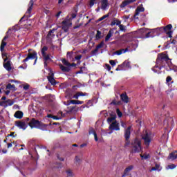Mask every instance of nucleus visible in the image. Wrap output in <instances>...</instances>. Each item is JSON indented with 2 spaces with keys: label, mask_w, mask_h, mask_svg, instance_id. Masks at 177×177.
<instances>
[{
  "label": "nucleus",
  "mask_w": 177,
  "mask_h": 177,
  "mask_svg": "<svg viewBox=\"0 0 177 177\" xmlns=\"http://www.w3.org/2000/svg\"><path fill=\"white\" fill-rule=\"evenodd\" d=\"M131 128H132V127L129 126L124 131V147H129V145H131V153L136 154V153H140V151H142V141L138 138H136L132 140L131 142L129 140V139H131Z\"/></svg>",
  "instance_id": "f257e3e1"
},
{
  "label": "nucleus",
  "mask_w": 177,
  "mask_h": 177,
  "mask_svg": "<svg viewBox=\"0 0 177 177\" xmlns=\"http://www.w3.org/2000/svg\"><path fill=\"white\" fill-rule=\"evenodd\" d=\"M26 121L31 129L35 128L36 129L46 131V127H48V124H44L42 122L35 119V118H26Z\"/></svg>",
  "instance_id": "f03ea898"
},
{
  "label": "nucleus",
  "mask_w": 177,
  "mask_h": 177,
  "mask_svg": "<svg viewBox=\"0 0 177 177\" xmlns=\"http://www.w3.org/2000/svg\"><path fill=\"white\" fill-rule=\"evenodd\" d=\"M33 6H34V0H30L29 2V7L26 12L24 15V17H22L19 20V24H21V21H23V20L24 21L25 20H28L29 17H31V10H32Z\"/></svg>",
  "instance_id": "7ed1b4c3"
},
{
  "label": "nucleus",
  "mask_w": 177,
  "mask_h": 177,
  "mask_svg": "<svg viewBox=\"0 0 177 177\" xmlns=\"http://www.w3.org/2000/svg\"><path fill=\"white\" fill-rule=\"evenodd\" d=\"M47 50H48V46H44L41 48V56L44 59V67H47L48 63H49V62H52V58H50V55H49V54L46 55Z\"/></svg>",
  "instance_id": "20e7f679"
},
{
  "label": "nucleus",
  "mask_w": 177,
  "mask_h": 177,
  "mask_svg": "<svg viewBox=\"0 0 177 177\" xmlns=\"http://www.w3.org/2000/svg\"><path fill=\"white\" fill-rule=\"evenodd\" d=\"M62 62L64 65L62 64H59V66L60 70H62L63 73H69L71 70L70 66H71V64L68 62V61H67L66 59H62Z\"/></svg>",
  "instance_id": "39448f33"
},
{
  "label": "nucleus",
  "mask_w": 177,
  "mask_h": 177,
  "mask_svg": "<svg viewBox=\"0 0 177 177\" xmlns=\"http://www.w3.org/2000/svg\"><path fill=\"white\" fill-rule=\"evenodd\" d=\"M142 140H144V144L146 147H149L150 143H151V137L149 133L146 132L145 134L142 136Z\"/></svg>",
  "instance_id": "423d86ee"
},
{
  "label": "nucleus",
  "mask_w": 177,
  "mask_h": 177,
  "mask_svg": "<svg viewBox=\"0 0 177 177\" xmlns=\"http://www.w3.org/2000/svg\"><path fill=\"white\" fill-rule=\"evenodd\" d=\"M169 60L171 59H169V57H168V55L160 53L158 55L156 62L157 63H161L162 62H168Z\"/></svg>",
  "instance_id": "0eeeda50"
},
{
  "label": "nucleus",
  "mask_w": 177,
  "mask_h": 177,
  "mask_svg": "<svg viewBox=\"0 0 177 177\" xmlns=\"http://www.w3.org/2000/svg\"><path fill=\"white\" fill-rule=\"evenodd\" d=\"M37 57V53L36 51H33L32 53H28L26 58H25L22 61V63H26V62H28L30 60V59L31 60H34V59H35V57Z\"/></svg>",
  "instance_id": "6e6552de"
},
{
  "label": "nucleus",
  "mask_w": 177,
  "mask_h": 177,
  "mask_svg": "<svg viewBox=\"0 0 177 177\" xmlns=\"http://www.w3.org/2000/svg\"><path fill=\"white\" fill-rule=\"evenodd\" d=\"M15 126L19 128V129H23V131H26L28 127L26 122H23L21 120L15 121Z\"/></svg>",
  "instance_id": "1a4fd4ad"
},
{
  "label": "nucleus",
  "mask_w": 177,
  "mask_h": 177,
  "mask_svg": "<svg viewBox=\"0 0 177 177\" xmlns=\"http://www.w3.org/2000/svg\"><path fill=\"white\" fill-rule=\"evenodd\" d=\"M110 131H120V123L115 120L109 126Z\"/></svg>",
  "instance_id": "9d476101"
},
{
  "label": "nucleus",
  "mask_w": 177,
  "mask_h": 177,
  "mask_svg": "<svg viewBox=\"0 0 177 177\" xmlns=\"http://www.w3.org/2000/svg\"><path fill=\"white\" fill-rule=\"evenodd\" d=\"M47 80L48 81V82H50V84H51V85H56L57 84V82H56V80H55V73H51L50 74H49L48 76H47Z\"/></svg>",
  "instance_id": "9b49d317"
},
{
  "label": "nucleus",
  "mask_w": 177,
  "mask_h": 177,
  "mask_svg": "<svg viewBox=\"0 0 177 177\" xmlns=\"http://www.w3.org/2000/svg\"><path fill=\"white\" fill-rule=\"evenodd\" d=\"M132 169H133V165H130L124 169V174L122 175V177L129 176V175H131V171H132Z\"/></svg>",
  "instance_id": "f8f14e48"
},
{
  "label": "nucleus",
  "mask_w": 177,
  "mask_h": 177,
  "mask_svg": "<svg viewBox=\"0 0 177 177\" xmlns=\"http://www.w3.org/2000/svg\"><path fill=\"white\" fill-rule=\"evenodd\" d=\"M133 2H136V0H124L120 5V8H121V9H124L125 6H128V5H131V3H133Z\"/></svg>",
  "instance_id": "ddd939ff"
},
{
  "label": "nucleus",
  "mask_w": 177,
  "mask_h": 177,
  "mask_svg": "<svg viewBox=\"0 0 177 177\" xmlns=\"http://www.w3.org/2000/svg\"><path fill=\"white\" fill-rule=\"evenodd\" d=\"M8 38H9V36L8 35H6L2 39L1 41V44L0 46V50L1 52H3V50H5V46L7 45V43L6 42V39H8Z\"/></svg>",
  "instance_id": "4468645a"
},
{
  "label": "nucleus",
  "mask_w": 177,
  "mask_h": 177,
  "mask_svg": "<svg viewBox=\"0 0 177 177\" xmlns=\"http://www.w3.org/2000/svg\"><path fill=\"white\" fill-rule=\"evenodd\" d=\"M120 99L123 103H129V97H128L127 93H122L120 95Z\"/></svg>",
  "instance_id": "2eb2a0df"
},
{
  "label": "nucleus",
  "mask_w": 177,
  "mask_h": 177,
  "mask_svg": "<svg viewBox=\"0 0 177 177\" xmlns=\"http://www.w3.org/2000/svg\"><path fill=\"white\" fill-rule=\"evenodd\" d=\"M140 12H145V8H143V6H138L136 10V12L135 15L133 16L134 19H138V17H136V16H139V13H140Z\"/></svg>",
  "instance_id": "dca6fc26"
},
{
  "label": "nucleus",
  "mask_w": 177,
  "mask_h": 177,
  "mask_svg": "<svg viewBox=\"0 0 177 177\" xmlns=\"http://www.w3.org/2000/svg\"><path fill=\"white\" fill-rule=\"evenodd\" d=\"M88 135H94V139L95 142H97L99 140V138H97V134L96 133V131L93 128H90L88 130Z\"/></svg>",
  "instance_id": "f3484780"
},
{
  "label": "nucleus",
  "mask_w": 177,
  "mask_h": 177,
  "mask_svg": "<svg viewBox=\"0 0 177 177\" xmlns=\"http://www.w3.org/2000/svg\"><path fill=\"white\" fill-rule=\"evenodd\" d=\"M3 67L7 71H12V64H10V60L7 61L3 63Z\"/></svg>",
  "instance_id": "a211bd4d"
},
{
  "label": "nucleus",
  "mask_w": 177,
  "mask_h": 177,
  "mask_svg": "<svg viewBox=\"0 0 177 177\" xmlns=\"http://www.w3.org/2000/svg\"><path fill=\"white\" fill-rule=\"evenodd\" d=\"M177 158V151H174L169 154L167 158L168 160H176Z\"/></svg>",
  "instance_id": "6ab92c4d"
},
{
  "label": "nucleus",
  "mask_w": 177,
  "mask_h": 177,
  "mask_svg": "<svg viewBox=\"0 0 177 177\" xmlns=\"http://www.w3.org/2000/svg\"><path fill=\"white\" fill-rule=\"evenodd\" d=\"M23 115H24V113L21 111H17L14 114V117L18 120H21V118H23Z\"/></svg>",
  "instance_id": "aec40b11"
},
{
  "label": "nucleus",
  "mask_w": 177,
  "mask_h": 177,
  "mask_svg": "<svg viewBox=\"0 0 177 177\" xmlns=\"http://www.w3.org/2000/svg\"><path fill=\"white\" fill-rule=\"evenodd\" d=\"M161 68L160 66H158L157 65H156L155 66H153L151 70L152 71H153V73H156V74H161Z\"/></svg>",
  "instance_id": "412c9836"
},
{
  "label": "nucleus",
  "mask_w": 177,
  "mask_h": 177,
  "mask_svg": "<svg viewBox=\"0 0 177 177\" xmlns=\"http://www.w3.org/2000/svg\"><path fill=\"white\" fill-rule=\"evenodd\" d=\"M115 118H117V115L111 114V117L107 118V122L110 124L113 122V121H115Z\"/></svg>",
  "instance_id": "4be33fe9"
},
{
  "label": "nucleus",
  "mask_w": 177,
  "mask_h": 177,
  "mask_svg": "<svg viewBox=\"0 0 177 177\" xmlns=\"http://www.w3.org/2000/svg\"><path fill=\"white\" fill-rule=\"evenodd\" d=\"M159 32H165L164 27L158 28L153 30V32H155V34H156L158 35H160V33H158Z\"/></svg>",
  "instance_id": "5701e85b"
},
{
  "label": "nucleus",
  "mask_w": 177,
  "mask_h": 177,
  "mask_svg": "<svg viewBox=\"0 0 177 177\" xmlns=\"http://www.w3.org/2000/svg\"><path fill=\"white\" fill-rule=\"evenodd\" d=\"M107 6H109V1L108 0H102V9H103V10H104L106 9Z\"/></svg>",
  "instance_id": "b1692460"
},
{
  "label": "nucleus",
  "mask_w": 177,
  "mask_h": 177,
  "mask_svg": "<svg viewBox=\"0 0 177 177\" xmlns=\"http://www.w3.org/2000/svg\"><path fill=\"white\" fill-rule=\"evenodd\" d=\"M156 37V32H154V30L147 32L145 35V38H153Z\"/></svg>",
  "instance_id": "393cba45"
},
{
  "label": "nucleus",
  "mask_w": 177,
  "mask_h": 177,
  "mask_svg": "<svg viewBox=\"0 0 177 177\" xmlns=\"http://www.w3.org/2000/svg\"><path fill=\"white\" fill-rule=\"evenodd\" d=\"M120 26L121 25V21L118 20V19H115L113 21L111 22V26Z\"/></svg>",
  "instance_id": "a878e982"
},
{
  "label": "nucleus",
  "mask_w": 177,
  "mask_h": 177,
  "mask_svg": "<svg viewBox=\"0 0 177 177\" xmlns=\"http://www.w3.org/2000/svg\"><path fill=\"white\" fill-rule=\"evenodd\" d=\"M6 89H11L12 91H16V86H15V84H11L10 83H9L6 86Z\"/></svg>",
  "instance_id": "bb28decb"
},
{
  "label": "nucleus",
  "mask_w": 177,
  "mask_h": 177,
  "mask_svg": "<svg viewBox=\"0 0 177 177\" xmlns=\"http://www.w3.org/2000/svg\"><path fill=\"white\" fill-rule=\"evenodd\" d=\"M165 28V32H168V31H171L172 30V24H168L166 26H163Z\"/></svg>",
  "instance_id": "cd10ccee"
},
{
  "label": "nucleus",
  "mask_w": 177,
  "mask_h": 177,
  "mask_svg": "<svg viewBox=\"0 0 177 177\" xmlns=\"http://www.w3.org/2000/svg\"><path fill=\"white\" fill-rule=\"evenodd\" d=\"M3 103H6L7 106H13V104H15V102L10 99L7 100L4 102H3Z\"/></svg>",
  "instance_id": "c85d7f7f"
},
{
  "label": "nucleus",
  "mask_w": 177,
  "mask_h": 177,
  "mask_svg": "<svg viewBox=\"0 0 177 177\" xmlns=\"http://www.w3.org/2000/svg\"><path fill=\"white\" fill-rule=\"evenodd\" d=\"M15 31V32H16V31H19V30H20V27H19V25H15L14 26H12V28H9L8 31Z\"/></svg>",
  "instance_id": "c756f323"
},
{
  "label": "nucleus",
  "mask_w": 177,
  "mask_h": 177,
  "mask_svg": "<svg viewBox=\"0 0 177 177\" xmlns=\"http://www.w3.org/2000/svg\"><path fill=\"white\" fill-rule=\"evenodd\" d=\"M142 160H148V158H150V154L149 153H144V154H140V155Z\"/></svg>",
  "instance_id": "7c9ffc66"
},
{
  "label": "nucleus",
  "mask_w": 177,
  "mask_h": 177,
  "mask_svg": "<svg viewBox=\"0 0 177 177\" xmlns=\"http://www.w3.org/2000/svg\"><path fill=\"white\" fill-rule=\"evenodd\" d=\"M102 38V32L100 30H97V33L95 35V39L98 41Z\"/></svg>",
  "instance_id": "2f4dec72"
},
{
  "label": "nucleus",
  "mask_w": 177,
  "mask_h": 177,
  "mask_svg": "<svg viewBox=\"0 0 177 177\" xmlns=\"http://www.w3.org/2000/svg\"><path fill=\"white\" fill-rule=\"evenodd\" d=\"M112 36L113 33H111V30H110L105 37V41L107 42V41H109V39H110V38H111Z\"/></svg>",
  "instance_id": "473e14b6"
},
{
  "label": "nucleus",
  "mask_w": 177,
  "mask_h": 177,
  "mask_svg": "<svg viewBox=\"0 0 177 177\" xmlns=\"http://www.w3.org/2000/svg\"><path fill=\"white\" fill-rule=\"evenodd\" d=\"M70 104H77V100H68L66 106H70Z\"/></svg>",
  "instance_id": "72a5a7b5"
},
{
  "label": "nucleus",
  "mask_w": 177,
  "mask_h": 177,
  "mask_svg": "<svg viewBox=\"0 0 177 177\" xmlns=\"http://www.w3.org/2000/svg\"><path fill=\"white\" fill-rule=\"evenodd\" d=\"M159 64H160V67L162 68L163 67H166L167 64L168 65L169 64V61L159 62Z\"/></svg>",
  "instance_id": "f704fd0d"
},
{
  "label": "nucleus",
  "mask_w": 177,
  "mask_h": 177,
  "mask_svg": "<svg viewBox=\"0 0 177 177\" xmlns=\"http://www.w3.org/2000/svg\"><path fill=\"white\" fill-rule=\"evenodd\" d=\"M47 118H53V120H60V118H59L56 115H53L52 114H48Z\"/></svg>",
  "instance_id": "c9c22d12"
},
{
  "label": "nucleus",
  "mask_w": 177,
  "mask_h": 177,
  "mask_svg": "<svg viewBox=\"0 0 177 177\" xmlns=\"http://www.w3.org/2000/svg\"><path fill=\"white\" fill-rule=\"evenodd\" d=\"M66 175L68 177H73L74 176V174L71 169L66 170Z\"/></svg>",
  "instance_id": "e433bc0d"
},
{
  "label": "nucleus",
  "mask_w": 177,
  "mask_h": 177,
  "mask_svg": "<svg viewBox=\"0 0 177 177\" xmlns=\"http://www.w3.org/2000/svg\"><path fill=\"white\" fill-rule=\"evenodd\" d=\"M124 67L126 68H131V62L129 61H124Z\"/></svg>",
  "instance_id": "4c0bfd02"
},
{
  "label": "nucleus",
  "mask_w": 177,
  "mask_h": 177,
  "mask_svg": "<svg viewBox=\"0 0 177 177\" xmlns=\"http://www.w3.org/2000/svg\"><path fill=\"white\" fill-rule=\"evenodd\" d=\"M109 14H106L104 16H102L101 18H100L97 21V23H99V21H102L103 20H104V19H107V17H109Z\"/></svg>",
  "instance_id": "58836bf2"
},
{
  "label": "nucleus",
  "mask_w": 177,
  "mask_h": 177,
  "mask_svg": "<svg viewBox=\"0 0 177 177\" xmlns=\"http://www.w3.org/2000/svg\"><path fill=\"white\" fill-rule=\"evenodd\" d=\"M119 28H120V31H123L124 32H125L127 26H124L122 24H120L119 26Z\"/></svg>",
  "instance_id": "ea45409f"
},
{
  "label": "nucleus",
  "mask_w": 177,
  "mask_h": 177,
  "mask_svg": "<svg viewBox=\"0 0 177 177\" xmlns=\"http://www.w3.org/2000/svg\"><path fill=\"white\" fill-rule=\"evenodd\" d=\"M103 46H104V41H102L98 45L96 46V48L100 49L101 48H103Z\"/></svg>",
  "instance_id": "a19ab883"
},
{
  "label": "nucleus",
  "mask_w": 177,
  "mask_h": 177,
  "mask_svg": "<svg viewBox=\"0 0 177 177\" xmlns=\"http://www.w3.org/2000/svg\"><path fill=\"white\" fill-rule=\"evenodd\" d=\"M172 81V77L171 76H167L166 78V84L169 85V82Z\"/></svg>",
  "instance_id": "79ce46f5"
},
{
  "label": "nucleus",
  "mask_w": 177,
  "mask_h": 177,
  "mask_svg": "<svg viewBox=\"0 0 177 177\" xmlns=\"http://www.w3.org/2000/svg\"><path fill=\"white\" fill-rule=\"evenodd\" d=\"M116 113L118 116L121 118V117H122V112H121V111H120V109H116Z\"/></svg>",
  "instance_id": "37998d69"
},
{
  "label": "nucleus",
  "mask_w": 177,
  "mask_h": 177,
  "mask_svg": "<svg viewBox=\"0 0 177 177\" xmlns=\"http://www.w3.org/2000/svg\"><path fill=\"white\" fill-rule=\"evenodd\" d=\"M99 51V48L95 47V49L91 51V54L93 56H95V55H96V53H97V52Z\"/></svg>",
  "instance_id": "c03bdc74"
},
{
  "label": "nucleus",
  "mask_w": 177,
  "mask_h": 177,
  "mask_svg": "<svg viewBox=\"0 0 177 177\" xmlns=\"http://www.w3.org/2000/svg\"><path fill=\"white\" fill-rule=\"evenodd\" d=\"M167 168H169V169H175V168H176V165L171 164L167 166Z\"/></svg>",
  "instance_id": "a18cd8bd"
},
{
  "label": "nucleus",
  "mask_w": 177,
  "mask_h": 177,
  "mask_svg": "<svg viewBox=\"0 0 177 177\" xmlns=\"http://www.w3.org/2000/svg\"><path fill=\"white\" fill-rule=\"evenodd\" d=\"M84 68H85V66L80 67V70L77 72H76V74H83L84 73Z\"/></svg>",
  "instance_id": "49530a36"
},
{
  "label": "nucleus",
  "mask_w": 177,
  "mask_h": 177,
  "mask_svg": "<svg viewBox=\"0 0 177 177\" xmlns=\"http://www.w3.org/2000/svg\"><path fill=\"white\" fill-rule=\"evenodd\" d=\"M55 31H56V29L50 30L48 32L47 36H48V37H52V35L53 34V32H55Z\"/></svg>",
  "instance_id": "de8ad7c7"
},
{
  "label": "nucleus",
  "mask_w": 177,
  "mask_h": 177,
  "mask_svg": "<svg viewBox=\"0 0 177 177\" xmlns=\"http://www.w3.org/2000/svg\"><path fill=\"white\" fill-rule=\"evenodd\" d=\"M62 30L64 31V32H68V26H62Z\"/></svg>",
  "instance_id": "09e8293b"
},
{
  "label": "nucleus",
  "mask_w": 177,
  "mask_h": 177,
  "mask_svg": "<svg viewBox=\"0 0 177 177\" xmlns=\"http://www.w3.org/2000/svg\"><path fill=\"white\" fill-rule=\"evenodd\" d=\"M77 94L80 96H88V93H83V92H77Z\"/></svg>",
  "instance_id": "8fccbe9b"
},
{
  "label": "nucleus",
  "mask_w": 177,
  "mask_h": 177,
  "mask_svg": "<svg viewBox=\"0 0 177 177\" xmlns=\"http://www.w3.org/2000/svg\"><path fill=\"white\" fill-rule=\"evenodd\" d=\"M95 1L96 0H90V3H89L90 8H92L93 5H95Z\"/></svg>",
  "instance_id": "3c124183"
},
{
  "label": "nucleus",
  "mask_w": 177,
  "mask_h": 177,
  "mask_svg": "<svg viewBox=\"0 0 177 177\" xmlns=\"http://www.w3.org/2000/svg\"><path fill=\"white\" fill-rule=\"evenodd\" d=\"M71 20H73V19H75V17H77V13L73 12L71 15Z\"/></svg>",
  "instance_id": "603ef678"
},
{
  "label": "nucleus",
  "mask_w": 177,
  "mask_h": 177,
  "mask_svg": "<svg viewBox=\"0 0 177 177\" xmlns=\"http://www.w3.org/2000/svg\"><path fill=\"white\" fill-rule=\"evenodd\" d=\"M75 60H81L82 59V55H78L76 57H75Z\"/></svg>",
  "instance_id": "864d4df0"
},
{
  "label": "nucleus",
  "mask_w": 177,
  "mask_h": 177,
  "mask_svg": "<svg viewBox=\"0 0 177 177\" xmlns=\"http://www.w3.org/2000/svg\"><path fill=\"white\" fill-rule=\"evenodd\" d=\"M166 34L168 35L169 38H171L172 37V30L167 32Z\"/></svg>",
  "instance_id": "5fc2aeb1"
},
{
  "label": "nucleus",
  "mask_w": 177,
  "mask_h": 177,
  "mask_svg": "<svg viewBox=\"0 0 177 177\" xmlns=\"http://www.w3.org/2000/svg\"><path fill=\"white\" fill-rule=\"evenodd\" d=\"M19 68H23V70H26V68H27V64H24V66H19Z\"/></svg>",
  "instance_id": "6e6d98bb"
},
{
  "label": "nucleus",
  "mask_w": 177,
  "mask_h": 177,
  "mask_svg": "<svg viewBox=\"0 0 177 177\" xmlns=\"http://www.w3.org/2000/svg\"><path fill=\"white\" fill-rule=\"evenodd\" d=\"M119 67L122 69V70H125V64H124V62L122 64H120V65H119Z\"/></svg>",
  "instance_id": "4d7b16f0"
},
{
  "label": "nucleus",
  "mask_w": 177,
  "mask_h": 177,
  "mask_svg": "<svg viewBox=\"0 0 177 177\" xmlns=\"http://www.w3.org/2000/svg\"><path fill=\"white\" fill-rule=\"evenodd\" d=\"M8 136H11V138H16V136H17V134L15 135V132H11L10 134Z\"/></svg>",
  "instance_id": "13d9d810"
},
{
  "label": "nucleus",
  "mask_w": 177,
  "mask_h": 177,
  "mask_svg": "<svg viewBox=\"0 0 177 177\" xmlns=\"http://www.w3.org/2000/svg\"><path fill=\"white\" fill-rule=\"evenodd\" d=\"M24 91H28V89H30V85L26 84V85L24 86Z\"/></svg>",
  "instance_id": "bf43d9fd"
},
{
  "label": "nucleus",
  "mask_w": 177,
  "mask_h": 177,
  "mask_svg": "<svg viewBox=\"0 0 177 177\" xmlns=\"http://www.w3.org/2000/svg\"><path fill=\"white\" fill-rule=\"evenodd\" d=\"M109 63H110L111 66H115V60H110Z\"/></svg>",
  "instance_id": "052dcab7"
},
{
  "label": "nucleus",
  "mask_w": 177,
  "mask_h": 177,
  "mask_svg": "<svg viewBox=\"0 0 177 177\" xmlns=\"http://www.w3.org/2000/svg\"><path fill=\"white\" fill-rule=\"evenodd\" d=\"M106 70H107L108 71H111V66L109 64H106Z\"/></svg>",
  "instance_id": "680f3d73"
},
{
  "label": "nucleus",
  "mask_w": 177,
  "mask_h": 177,
  "mask_svg": "<svg viewBox=\"0 0 177 177\" xmlns=\"http://www.w3.org/2000/svg\"><path fill=\"white\" fill-rule=\"evenodd\" d=\"M116 55H118V56H120V55H122V51L121 50H118L115 52Z\"/></svg>",
  "instance_id": "e2e57ef3"
},
{
  "label": "nucleus",
  "mask_w": 177,
  "mask_h": 177,
  "mask_svg": "<svg viewBox=\"0 0 177 177\" xmlns=\"http://www.w3.org/2000/svg\"><path fill=\"white\" fill-rule=\"evenodd\" d=\"M75 162H80V161H81V159L78 158V156H75Z\"/></svg>",
  "instance_id": "0e129e2a"
},
{
  "label": "nucleus",
  "mask_w": 177,
  "mask_h": 177,
  "mask_svg": "<svg viewBox=\"0 0 177 177\" xmlns=\"http://www.w3.org/2000/svg\"><path fill=\"white\" fill-rule=\"evenodd\" d=\"M120 50L122 51V53H127V52H128V48H122V49H120Z\"/></svg>",
  "instance_id": "69168bd1"
},
{
  "label": "nucleus",
  "mask_w": 177,
  "mask_h": 177,
  "mask_svg": "<svg viewBox=\"0 0 177 177\" xmlns=\"http://www.w3.org/2000/svg\"><path fill=\"white\" fill-rule=\"evenodd\" d=\"M158 169V165H156L154 167H152V171H157Z\"/></svg>",
  "instance_id": "338daca9"
},
{
  "label": "nucleus",
  "mask_w": 177,
  "mask_h": 177,
  "mask_svg": "<svg viewBox=\"0 0 177 177\" xmlns=\"http://www.w3.org/2000/svg\"><path fill=\"white\" fill-rule=\"evenodd\" d=\"M80 97V95L78 93H77L75 95H73V99H78Z\"/></svg>",
  "instance_id": "774afa93"
}]
</instances>
